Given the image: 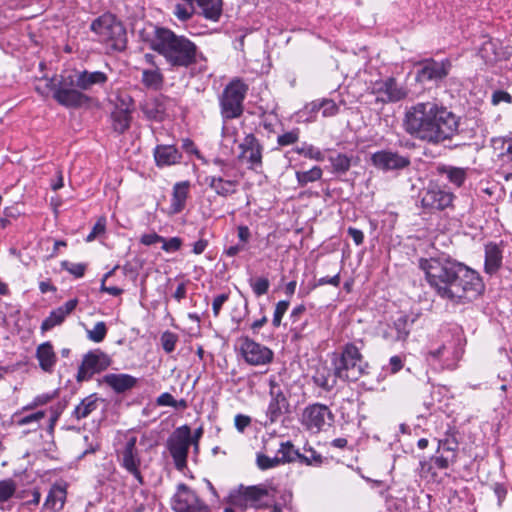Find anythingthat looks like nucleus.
I'll return each instance as SVG.
<instances>
[{"instance_id": "f257e3e1", "label": "nucleus", "mask_w": 512, "mask_h": 512, "mask_svg": "<svg viewBox=\"0 0 512 512\" xmlns=\"http://www.w3.org/2000/svg\"><path fill=\"white\" fill-rule=\"evenodd\" d=\"M420 268L437 295L455 303L474 299L484 288L475 270L447 255L421 259Z\"/></svg>"}, {"instance_id": "f03ea898", "label": "nucleus", "mask_w": 512, "mask_h": 512, "mask_svg": "<svg viewBox=\"0 0 512 512\" xmlns=\"http://www.w3.org/2000/svg\"><path fill=\"white\" fill-rule=\"evenodd\" d=\"M108 76L102 71H73L47 79L46 87L53 92L54 100L66 108H80L90 103L91 98L83 91L94 86H103Z\"/></svg>"}, {"instance_id": "7ed1b4c3", "label": "nucleus", "mask_w": 512, "mask_h": 512, "mask_svg": "<svg viewBox=\"0 0 512 512\" xmlns=\"http://www.w3.org/2000/svg\"><path fill=\"white\" fill-rule=\"evenodd\" d=\"M151 48L175 67H188L196 63L197 46L185 36L176 35L169 29L156 28Z\"/></svg>"}, {"instance_id": "20e7f679", "label": "nucleus", "mask_w": 512, "mask_h": 512, "mask_svg": "<svg viewBox=\"0 0 512 512\" xmlns=\"http://www.w3.org/2000/svg\"><path fill=\"white\" fill-rule=\"evenodd\" d=\"M462 354L461 335L447 328L432 336L423 351L425 361L434 369H454Z\"/></svg>"}, {"instance_id": "39448f33", "label": "nucleus", "mask_w": 512, "mask_h": 512, "mask_svg": "<svg viewBox=\"0 0 512 512\" xmlns=\"http://www.w3.org/2000/svg\"><path fill=\"white\" fill-rule=\"evenodd\" d=\"M458 127V117L446 107L434 103L423 141L436 145L450 140L458 132Z\"/></svg>"}, {"instance_id": "423d86ee", "label": "nucleus", "mask_w": 512, "mask_h": 512, "mask_svg": "<svg viewBox=\"0 0 512 512\" xmlns=\"http://www.w3.org/2000/svg\"><path fill=\"white\" fill-rule=\"evenodd\" d=\"M136 444L137 437L133 432L128 431L122 434L116 448V456L120 466L134 478L136 485L142 486L144 485L142 459Z\"/></svg>"}, {"instance_id": "0eeeda50", "label": "nucleus", "mask_w": 512, "mask_h": 512, "mask_svg": "<svg viewBox=\"0 0 512 512\" xmlns=\"http://www.w3.org/2000/svg\"><path fill=\"white\" fill-rule=\"evenodd\" d=\"M91 30L97 35L98 41L109 49L122 51L126 47V30L121 22L112 14H103L91 23Z\"/></svg>"}, {"instance_id": "6e6552de", "label": "nucleus", "mask_w": 512, "mask_h": 512, "mask_svg": "<svg viewBox=\"0 0 512 512\" xmlns=\"http://www.w3.org/2000/svg\"><path fill=\"white\" fill-rule=\"evenodd\" d=\"M248 92V85L240 78L232 79L224 88L219 104L224 119L239 117L243 112V101Z\"/></svg>"}, {"instance_id": "1a4fd4ad", "label": "nucleus", "mask_w": 512, "mask_h": 512, "mask_svg": "<svg viewBox=\"0 0 512 512\" xmlns=\"http://www.w3.org/2000/svg\"><path fill=\"white\" fill-rule=\"evenodd\" d=\"M367 367L359 348L349 343L344 346L341 357L335 364V376L346 381H356L366 373Z\"/></svg>"}, {"instance_id": "9d476101", "label": "nucleus", "mask_w": 512, "mask_h": 512, "mask_svg": "<svg viewBox=\"0 0 512 512\" xmlns=\"http://www.w3.org/2000/svg\"><path fill=\"white\" fill-rule=\"evenodd\" d=\"M435 102H418L405 111L403 128L407 134L423 141Z\"/></svg>"}, {"instance_id": "9b49d317", "label": "nucleus", "mask_w": 512, "mask_h": 512, "mask_svg": "<svg viewBox=\"0 0 512 512\" xmlns=\"http://www.w3.org/2000/svg\"><path fill=\"white\" fill-rule=\"evenodd\" d=\"M333 418V414L328 406L313 403L302 410L299 420L305 430L312 434H317L330 426Z\"/></svg>"}, {"instance_id": "f8f14e48", "label": "nucleus", "mask_w": 512, "mask_h": 512, "mask_svg": "<svg viewBox=\"0 0 512 512\" xmlns=\"http://www.w3.org/2000/svg\"><path fill=\"white\" fill-rule=\"evenodd\" d=\"M191 443V430L187 425L178 427L167 440L168 450L178 470H183L186 467Z\"/></svg>"}, {"instance_id": "ddd939ff", "label": "nucleus", "mask_w": 512, "mask_h": 512, "mask_svg": "<svg viewBox=\"0 0 512 512\" xmlns=\"http://www.w3.org/2000/svg\"><path fill=\"white\" fill-rule=\"evenodd\" d=\"M174 512H210L209 507L199 498L197 493L186 484H178L171 499Z\"/></svg>"}, {"instance_id": "4468645a", "label": "nucleus", "mask_w": 512, "mask_h": 512, "mask_svg": "<svg viewBox=\"0 0 512 512\" xmlns=\"http://www.w3.org/2000/svg\"><path fill=\"white\" fill-rule=\"evenodd\" d=\"M269 403L266 409V417L270 424L277 422L288 411L289 401L284 394L279 377L272 375L268 379Z\"/></svg>"}, {"instance_id": "2eb2a0df", "label": "nucleus", "mask_w": 512, "mask_h": 512, "mask_svg": "<svg viewBox=\"0 0 512 512\" xmlns=\"http://www.w3.org/2000/svg\"><path fill=\"white\" fill-rule=\"evenodd\" d=\"M368 89L376 96V100L382 103L398 102L407 96L405 87L392 77L371 82Z\"/></svg>"}, {"instance_id": "dca6fc26", "label": "nucleus", "mask_w": 512, "mask_h": 512, "mask_svg": "<svg viewBox=\"0 0 512 512\" xmlns=\"http://www.w3.org/2000/svg\"><path fill=\"white\" fill-rule=\"evenodd\" d=\"M451 68L452 63L447 58L441 61L426 59L420 63L415 79L420 83H437L448 76Z\"/></svg>"}, {"instance_id": "f3484780", "label": "nucleus", "mask_w": 512, "mask_h": 512, "mask_svg": "<svg viewBox=\"0 0 512 512\" xmlns=\"http://www.w3.org/2000/svg\"><path fill=\"white\" fill-rule=\"evenodd\" d=\"M111 364L110 357L101 350L88 352L78 369L76 379L78 382L89 380L95 373L107 369Z\"/></svg>"}, {"instance_id": "a211bd4d", "label": "nucleus", "mask_w": 512, "mask_h": 512, "mask_svg": "<svg viewBox=\"0 0 512 512\" xmlns=\"http://www.w3.org/2000/svg\"><path fill=\"white\" fill-rule=\"evenodd\" d=\"M240 352L244 360L253 366L266 365L273 360L271 349L249 337L240 339Z\"/></svg>"}, {"instance_id": "6ab92c4d", "label": "nucleus", "mask_w": 512, "mask_h": 512, "mask_svg": "<svg viewBox=\"0 0 512 512\" xmlns=\"http://www.w3.org/2000/svg\"><path fill=\"white\" fill-rule=\"evenodd\" d=\"M371 163L375 168L386 172L406 168L410 159L391 150H380L371 155Z\"/></svg>"}, {"instance_id": "aec40b11", "label": "nucleus", "mask_w": 512, "mask_h": 512, "mask_svg": "<svg viewBox=\"0 0 512 512\" xmlns=\"http://www.w3.org/2000/svg\"><path fill=\"white\" fill-rule=\"evenodd\" d=\"M239 158L247 163L248 168L259 170L262 167V146L253 134H248L239 145Z\"/></svg>"}, {"instance_id": "412c9836", "label": "nucleus", "mask_w": 512, "mask_h": 512, "mask_svg": "<svg viewBox=\"0 0 512 512\" xmlns=\"http://www.w3.org/2000/svg\"><path fill=\"white\" fill-rule=\"evenodd\" d=\"M120 105H117L111 113L112 128L118 134L125 133L131 125L132 112L134 110L133 100L130 96L120 97Z\"/></svg>"}, {"instance_id": "4be33fe9", "label": "nucleus", "mask_w": 512, "mask_h": 512, "mask_svg": "<svg viewBox=\"0 0 512 512\" xmlns=\"http://www.w3.org/2000/svg\"><path fill=\"white\" fill-rule=\"evenodd\" d=\"M454 195L436 185H430L422 195L421 203L423 208L430 210H443L449 207Z\"/></svg>"}, {"instance_id": "5701e85b", "label": "nucleus", "mask_w": 512, "mask_h": 512, "mask_svg": "<svg viewBox=\"0 0 512 512\" xmlns=\"http://www.w3.org/2000/svg\"><path fill=\"white\" fill-rule=\"evenodd\" d=\"M414 320L408 315L400 314L392 324H387L382 332L383 338L389 343L406 341Z\"/></svg>"}, {"instance_id": "b1692460", "label": "nucleus", "mask_w": 512, "mask_h": 512, "mask_svg": "<svg viewBox=\"0 0 512 512\" xmlns=\"http://www.w3.org/2000/svg\"><path fill=\"white\" fill-rule=\"evenodd\" d=\"M322 110L323 117H331L338 113L337 104L331 99L315 100L297 113L298 122H310L315 120L317 111Z\"/></svg>"}, {"instance_id": "393cba45", "label": "nucleus", "mask_w": 512, "mask_h": 512, "mask_svg": "<svg viewBox=\"0 0 512 512\" xmlns=\"http://www.w3.org/2000/svg\"><path fill=\"white\" fill-rule=\"evenodd\" d=\"M479 55L486 64L493 65L508 59L511 56V51L507 47H503L499 40L489 38L481 44Z\"/></svg>"}, {"instance_id": "a878e982", "label": "nucleus", "mask_w": 512, "mask_h": 512, "mask_svg": "<svg viewBox=\"0 0 512 512\" xmlns=\"http://www.w3.org/2000/svg\"><path fill=\"white\" fill-rule=\"evenodd\" d=\"M249 507H261L272 502L276 489L270 485H256L247 487Z\"/></svg>"}, {"instance_id": "bb28decb", "label": "nucleus", "mask_w": 512, "mask_h": 512, "mask_svg": "<svg viewBox=\"0 0 512 512\" xmlns=\"http://www.w3.org/2000/svg\"><path fill=\"white\" fill-rule=\"evenodd\" d=\"M78 305L77 299H70L68 300L64 305L52 310L48 317H46L42 324H41V330L42 331H49L55 326H58L64 322L66 317L74 311V309Z\"/></svg>"}, {"instance_id": "cd10ccee", "label": "nucleus", "mask_w": 512, "mask_h": 512, "mask_svg": "<svg viewBox=\"0 0 512 512\" xmlns=\"http://www.w3.org/2000/svg\"><path fill=\"white\" fill-rule=\"evenodd\" d=\"M68 484L64 481L54 483L46 497L44 506L55 512L63 509L67 497Z\"/></svg>"}, {"instance_id": "c85d7f7f", "label": "nucleus", "mask_w": 512, "mask_h": 512, "mask_svg": "<svg viewBox=\"0 0 512 512\" xmlns=\"http://www.w3.org/2000/svg\"><path fill=\"white\" fill-rule=\"evenodd\" d=\"M103 381L110 388H112L116 393H123L130 389H132L136 383L137 379L129 374L125 373H109L103 377Z\"/></svg>"}, {"instance_id": "c756f323", "label": "nucleus", "mask_w": 512, "mask_h": 512, "mask_svg": "<svg viewBox=\"0 0 512 512\" xmlns=\"http://www.w3.org/2000/svg\"><path fill=\"white\" fill-rule=\"evenodd\" d=\"M190 184L188 181L177 182L173 186L171 202L169 206L170 214H178L186 206V201L189 194Z\"/></svg>"}, {"instance_id": "7c9ffc66", "label": "nucleus", "mask_w": 512, "mask_h": 512, "mask_svg": "<svg viewBox=\"0 0 512 512\" xmlns=\"http://www.w3.org/2000/svg\"><path fill=\"white\" fill-rule=\"evenodd\" d=\"M36 358L42 371L46 373H52L54 371L57 356L50 342H44L37 347Z\"/></svg>"}, {"instance_id": "2f4dec72", "label": "nucleus", "mask_w": 512, "mask_h": 512, "mask_svg": "<svg viewBox=\"0 0 512 512\" xmlns=\"http://www.w3.org/2000/svg\"><path fill=\"white\" fill-rule=\"evenodd\" d=\"M154 158L157 166H170L180 161L181 153L174 145H157L154 149Z\"/></svg>"}, {"instance_id": "473e14b6", "label": "nucleus", "mask_w": 512, "mask_h": 512, "mask_svg": "<svg viewBox=\"0 0 512 512\" xmlns=\"http://www.w3.org/2000/svg\"><path fill=\"white\" fill-rule=\"evenodd\" d=\"M437 453H446L450 456H455L457 458L458 451V440L456 438V430L455 428L447 425V429L444 432V436L437 440Z\"/></svg>"}, {"instance_id": "72a5a7b5", "label": "nucleus", "mask_w": 512, "mask_h": 512, "mask_svg": "<svg viewBox=\"0 0 512 512\" xmlns=\"http://www.w3.org/2000/svg\"><path fill=\"white\" fill-rule=\"evenodd\" d=\"M206 182L217 195L222 197L234 194L238 186V182L236 180H226L222 177L216 176L207 177Z\"/></svg>"}, {"instance_id": "f704fd0d", "label": "nucleus", "mask_w": 512, "mask_h": 512, "mask_svg": "<svg viewBox=\"0 0 512 512\" xmlns=\"http://www.w3.org/2000/svg\"><path fill=\"white\" fill-rule=\"evenodd\" d=\"M491 146L499 158L505 162H512V133L492 138Z\"/></svg>"}, {"instance_id": "c9c22d12", "label": "nucleus", "mask_w": 512, "mask_h": 512, "mask_svg": "<svg viewBox=\"0 0 512 512\" xmlns=\"http://www.w3.org/2000/svg\"><path fill=\"white\" fill-rule=\"evenodd\" d=\"M141 110L148 119L154 121H162L166 111L163 101L158 97L146 99L141 104Z\"/></svg>"}, {"instance_id": "e433bc0d", "label": "nucleus", "mask_w": 512, "mask_h": 512, "mask_svg": "<svg viewBox=\"0 0 512 512\" xmlns=\"http://www.w3.org/2000/svg\"><path fill=\"white\" fill-rule=\"evenodd\" d=\"M502 264V251L495 243H488L485 246V271L489 274L495 273Z\"/></svg>"}, {"instance_id": "4c0bfd02", "label": "nucleus", "mask_w": 512, "mask_h": 512, "mask_svg": "<svg viewBox=\"0 0 512 512\" xmlns=\"http://www.w3.org/2000/svg\"><path fill=\"white\" fill-rule=\"evenodd\" d=\"M202 11V15L212 21L218 22L223 10L222 0H195Z\"/></svg>"}, {"instance_id": "58836bf2", "label": "nucleus", "mask_w": 512, "mask_h": 512, "mask_svg": "<svg viewBox=\"0 0 512 512\" xmlns=\"http://www.w3.org/2000/svg\"><path fill=\"white\" fill-rule=\"evenodd\" d=\"M24 412L25 411H22L21 408L14 413V423L19 427L29 425L32 430L38 429L40 427L41 420L46 416V412L44 410H39L28 415H24Z\"/></svg>"}, {"instance_id": "ea45409f", "label": "nucleus", "mask_w": 512, "mask_h": 512, "mask_svg": "<svg viewBox=\"0 0 512 512\" xmlns=\"http://www.w3.org/2000/svg\"><path fill=\"white\" fill-rule=\"evenodd\" d=\"M97 398L95 395H89L84 398L74 409L73 416L77 419L88 417L97 408Z\"/></svg>"}, {"instance_id": "a19ab883", "label": "nucleus", "mask_w": 512, "mask_h": 512, "mask_svg": "<svg viewBox=\"0 0 512 512\" xmlns=\"http://www.w3.org/2000/svg\"><path fill=\"white\" fill-rule=\"evenodd\" d=\"M163 75L158 67L145 69L142 72V83L150 89L158 90L163 84Z\"/></svg>"}, {"instance_id": "79ce46f5", "label": "nucleus", "mask_w": 512, "mask_h": 512, "mask_svg": "<svg viewBox=\"0 0 512 512\" xmlns=\"http://www.w3.org/2000/svg\"><path fill=\"white\" fill-rule=\"evenodd\" d=\"M227 502L234 507L245 509L249 507L247 487L239 486L229 492Z\"/></svg>"}, {"instance_id": "37998d69", "label": "nucleus", "mask_w": 512, "mask_h": 512, "mask_svg": "<svg viewBox=\"0 0 512 512\" xmlns=\"http://www.w3.org/2000/svg\"><path fill=\"white\" fill-rule=\"evenodd\" d=\"M195 0H177L174 5L173 13L181 21H186L194 14Z\"/></svg>"}, {"instance_id": "c03bdc74", "label": "nucleus", "mask_w": 512, "mask_h": 512, "mask_svg": "<svg viewBox=\"0 0 512 512\" xmlns=\"http://www.w3.org/2000/svg\"><path fill=\"white\" fill-rule=\"evenodd\" d=\"M277 457L281 464L290 463L299 460L300 453L296 450L290 441L282 442L277 450Z\"/></svg>"}, {"instance_id": "a18cd8bd", "label": "nucleus", "mask_w": 512, "mask_h": 512, "mask_svg": "<svg viewBox=\"0 0 512 512\" xmlns=\"http://www.w3.org/2000/svg\"><path fill=\"white\" fill-rule=\"evenodd\" d=\"M322 169L319 166H314L308 171H297L296 179L300 186H305L310 182H315L321 179Z\"/></svg>"}, {"instance_id": "49530a36", "label": "nucleus", "mask_w": 512, "mask_h": 512, "mask_svg": "<svg viewBox=\"0 0 512 512\" xmlns=\"http://www.w3.org/2000/svg\"><path fill=\"white\" fill-rule=\"evenodd\" d=\"M294 152H296L299 155H303L306 158H309L311 160L315 161H323L324 160V154L323 152L315 147L312 144H309L307 142L302 143L301 146H298L294 148Z\"/></svg>"}, {"instance_id": "de8ad7c7", "label": "nucleus", "mask_w": 512, "mask_h": 512, "mask_svg": "<svg viewBox=\"0 0 512 512\" xmlns=\"http://www.w3.org/2000/svg\"><path fill=\"white\" fill-rule=\"evenodd\" d=\"M313 381L317 386L326 390L331 389L335 383L334 376L324 367L316 371Z\"/></svg>"}, {"instance_id": "09e8293b", "label": "nucleus", "mask_w": 512, "mask_h": 512, "mask_svg": "<svg viewBox=\"0 0 512 512\" xmlns=\"http://www.w3.org/2000/svg\"><path fill=\"white\" fill-rule=\"evenodd\" d=\"M442 173H445L448 180L457 187H460L466 179V171L463 168L445 167Z\"/></svg>"}, {"instance_id": "8fccbe9b", "label": "nucleus", "mask_w": 512, "mask_h": 512, "mask_svg": "<svg viewBox=\"0 0 512 512\" xmlns=\"http://www.w3.org/2000/svg\"><path fill=\"white\" fill-rule=\"evenodd\" d=\"M331 165L333 167L334 172L337 173H345L351 167V158L346 154H337L335 156H331L329 158Z\"/></svg>"}, {"instance_id": "3c124183", "label": "nucleus", "mask_w": 512, "mask_h": 512, "mask_svg": "<svg viewBox=\"0 0 512 512\" xmlns=\"http://www.w3.org/2000/svg\"><path fill=\"white\" fill-rule=\"evenodd\" d=\"M305 453L300 454L299 461L309 466H319L323 462L321 454L312 447L304 448Z\"/></svg>"}, {"instance_id": "603ef678", "label": "nucleus", "mask_w": 512, "mask_h": 512, "mask_svg": "<svg viewBox=\"0 0 512 512\" xmlns=\"http://www.w3.org/2000/svg\"><path fill=\"white\" fill-rule=\"evenodd\" d=\"M106 334L107 327L103 321L97 322L91 330H87V338L94 343L102 342Z\"/></svg>"}, {"instance_id": "864d4df0", "label": "nucleus", "mask_w": 512, "mask_h": 512, "mask_svg": "<svg viewBox=\"0 0 512 512\" xmlns=\"http://www.w3.org/2000/svg\"><path fill=\"white\" fill-rule=\"evenodd\" d=\"M61 268L73 275L75 278H81L84 276L87 269L85 263H73L67 260L61 262Z\"/></svg>"}, {"instance_id": "5fc2aeb1", "label": "nucleus", "mask_w": 512, "mask_h": 512, "mask_svg": "<svg viewBox=\"0 0 512 512\" xmlns=\"http://www.w3.org/2000/svg\"><path fill=\"white\" fill-rule=\"evenodd\" d=\"M16 485L13 480L0 481V503L8 501L15 493Z\"/></svg>"}, {"instance_id": "6e6d98bb", "label": "nucleus", "mask_w": 512, "mask_h": 512, "mask_svg": "<svg viewBox=\"0 0 512 512\" xmlns=\"http://www.w3.org/2000/svg\"><path fill=\"white\" fill-rule=\"evenodd\" d=\"M54 396L55 395L51 393H43L37 395L30 403L22 407V411H31L37 407L44 406L49 403L54 398Z\"/></svg>"}, {"instance_id": "4d7b16f0", "label": "nucleus", "mask_w": 512, "mask_h": 512, "mask_svg": "<svg viewBox=\"0 0 512 512\" xmlns=\"http://www.w3.org/2000/svg\"><path fill=\"white\" fill-rule=\"evenodd\" d=\"M250 286L252 288L253 293L259 297L266 294L269 290L270 283L269 280L265 277H259L255 280H250Z\"/></svg>"}, {"instance_id": "13d9d810", "label": "nucleus", "mask_w": 512, "mask_h": 512, "mask_svg": "<svg viewBox=\"0 0 512 512\" xmlns=\"http://www.w3.org/2000/svg\"><path fill=\"white\" fill-rule=\"evenodd\" d=\"M300 130L298 128H294L290 131H287L277 137V143L280 146H289L296 143L299 140Z\"/></svg>"}, {"instance_id": "bf43d9fd", "label": "nucleus", "mask_w": 512, "mask_h": 512, "mask_svg": "<svg viewBox=\"0 0 512 512\" xmlns=\"http://www.w3.org/2000/svg\"><path fill=\"white\" fill-rule=\"evenodd\" d=\"M435 465L433 461L423 458L419 462L418 473L422 478H435L437 473L434 469Z\"/></svg>"}, {"instance_id": "052dcab7", "label": "nucleus", "mask_w": 512, "mask_h": 512, "mask_svg": "<svg viewBox=\"0 0 512 512\" xmlns=\"http://www.w3.org/2000/svg\"><path fill=\"white\" fill-rule=\"evenodd\" d=\"M431 461H433L436 468L440 470H444L450 467V465L454 464L457 461L455 456H450L448 454L442 453L440 455H435L431 457Z\"/></svg>"}, {"instance_id": "680f3d73", "label": "nucleus", "mask_w": 512, "mask_h": 512, "mask_svg": "<svg viewBox=\"0 0 512 512\" xmlns=\"http://www.w3.org/2000/svg\"><path fill=\"white\" fill-rule=\"evenodd\" d=\"M289 304L290 303L288 300H281L276 304L272 319V324L274 327L280 326L282 318L289 308Z\"/></svg>"}, {"instance_id": "e2e57ef3", "label": "nucleus", "mask_w": 512, "mask_h": 512, "mask_svg": "<svg viewBox=\"0 0 512 512\" xmlns=\"http://www.w3.org/2000/svg\"><path fill=\"white\" fill-rule=\"evenodd\" d=\"M156 403L159 406H169V407H174V408H178V407L184 408L186 406V403L184 400H181L178 402L168 392H165V393H162L161 395H159V397L156 400Z\"/></svg>"}, {"instance_id": "0e129e2a", "label": "nucleus", "mask_w": 512, "mask_h": 512, "mask_svg": "<svg viewBox=\"0 0 512 512\" xmlns=\"http://www.w3.org/2000/svg\"><path fill=\"white\" fill-rule=\"evenodd\" d=\"M178 337L170 331H166L161 336V344L165 352L171 353L175 350Z\"/></svg>"}, {"instance_id": "69168bd1", "label": "nucleus", "mask_w": 512, "mask_h": 512, "mask_svg": "<svg viewBox=\"0 0 512 512\" xmlns=\"http://www.w3.org/2000/svg\"><path fill=\"white\" fill-rule=\"evenodd\" d=\"M281 464L277 455L274 457H269L263 454L257 456V465L261 470H267L274 467H277Z\"/></svg>"}, {"instance_id": "338daca9", "label": "nucleus", "mask_w": 512, "mask_h": 512, "mask_svg": "<svg viewBox=\"0 0 512 512\" xmlns=\"http://www.w3.org/2000/svg\"><path fill=\"white\" fill-rule=\"evenodd\" d=\"M162 243V250L166 253H174L180 250L182 247L183 241L180 237H172L169 239H166L163 237Z\"/></svg>"}, {"instance_id": "774afa93", "label": "nucleus", "mask_w": 512, "mask_h": 512, "mask_svg": "<svg viewBox=\"0 0 512 512\" xmlns=\"http://www.w3.org/2000/svg\"><path fill=\"white\" fill-rule=\"evenodd\" d=\"M106 230V218L100 217L92 227L91 232L87 235L86 241L92 242L95 240L99 235H102L105 233Z\"/></svg>"}]
</instances>
